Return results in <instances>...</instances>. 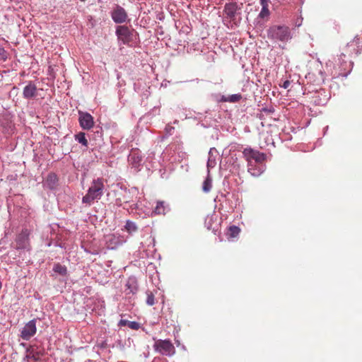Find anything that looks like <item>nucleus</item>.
<instances>
[{"label": "nucleus", "instance_id": "7", "mask_svg": "<svg viewBox=\"0 0 362 362\" xmlns=\"http://www.w3.org/2000/svg\"><path fill=\"white\" fill-rule=\"evenodd\" d=\"M155 351L165 356H172L175 352V346L169 339H156L153 344Z\"/></svg>", "mask_w": 362, "mask_h": 362}, {"label": "nucleus", "instance_id": "16", "mask_svg": "<svg viewBox=\"0 0 362 362\" xmlns=\"http://www.w3.org/2000/svg\"><path fill=\"white\" fill-rule=\"evenodd\" d=\"M216 216L215 214L208 215L204 221V225L208 230L216 232L218 229V225L216 223Z\"/></svg>", "mask_w": 362, "mask_h": 362}, {"label": "nucleus", "instance_id": "1", "mask_svg": "<svg viewBox=\"0 0 362 362\" xmlns=\"http://www.w3.org/2000/svg\"><path fill=\"white\" fill-rule=\"evenodd\" d=\"M243 158L247 163V171L252 176H259L265 170L267 155L251 147L243 151Z\"/></svg>", "mask_w": 362, "mask_h": 362}, {"label": "nucleus", "instance_id": "9", "mask_svg": "<svg viewBox=\"0 0 362 362\" xmlns=\"http://www.w3.org/2000/svg\"><path fill=\"white\" fill-rule=\"evenodd\" d=\"M362 50V36L357 35L349 43H347L345 52L349 55L358 54Z\"/></svg>", "mask_w": 362, "mask_h": 362}, {"label": "nucleus", "instance_id": "18", "mask_svg": "<svg viewBox=\"0 0 362 362\" xmlns=\"http://www.w3.org/2000/svg\"><path fill=\"white\" fill-rule=\"evenodd\" d=\"M127 291L129 290L128 293L134 294L138 290V283L135 277H129L126 284Z\"/></svg>", "mask_w": 362, "mask_h": 362}, {"label": "nucleus", "instance_id": "29", "mask_svg": "<svg viewBox=\"0 0 362 362\" xmlns=\"http://www.w3.org/2000/svg\"><path fill=\"white\" fill-rule=\"evenodd\" d=\"M146 303L148 305H153L155 304V297L153 293L151 291H148L146 292Z\"/></svg>", "mask_w": 362, "mask_h": 362}, {"label": "nucleus", "instance_id": "25", "mask_svg": "<svg viewBox=\"0 0 362 362\" xmlns=\"http://www.w3.org/2000/svg\"><path fill=\"white\" fill-rule=\"evenodd\" d=\"M165 208L166 206L164 202H158L153 212L156 214H164Z\"/></svg>", "mask_w": 362, "mask_h": 362}, {"label": "nucleus", "instance_id": "28", "mask_svg": "<svg viewBox=\"0 0 362 362\" xmlns=\"http://www.w3.org/2000/svg\"><path fill=\"white\" fill-rule=\"evenodd\" d=\"M240 233V228L235 226H231L228 228V235L231 238L236 237Z\"/></svg>", "mask_w": 362, "mask_h": 362}, {"label": "nucleus", "instance_id": "23", "mask_svg": "<svg viewBox=\"0 0 362 362\" xmlns=\"http://www.w3.org/2000/svg\"><path fill=\"white\" fill-rule=\"evenodd\" d=\"M82 247L84 248V250L87 252L88 253L92 254V255H98L99 254L100 250L99 247L93 245H88L86 244H83Z\"/></svg>", "mask_w": 362, "mask_h": 362}, {"label": "nucleus", "instance_id": "8", "mask_svg": "<svg viewBox=\"0 0 362 362\" xmlns=\"http://www.w3.org/2000/svg\"><path fill=\"white\" fill-rule=\"evenodd\" d=\"M128 163L134 172L138 173L144 165L143 156L139 148H132L128 156Z\"/></svg>", "mask_w": 362, "mask_h": 362}, {"label": "nucleus", "instance_id": "4", "mask_svg": "<svg viewBox=\"0 0 362 362\" xmlns=\"http://www.w3.org/2000/svg\"><path fill=\"white\" fill-rule=\"evenodd\" d=\"M268 37L274 41L287 42L292 35L289 27L286 25H273L267 30Z\"/></svg>", "mask_w": 362, "mask_h": 362}, {"label": "nucleus", "instance_id": "2", "mask_svg": "<svg viewBox=\"0 0 362 362\" xmlns=\"http://www.w3.org/2000/svg\"><path fill=\"white\" fill-rule=\"evenodd\" d=\"M105 182L103 177L93 179L87 193L82 198V203L90 206L95 201L100 199L104 194Z\"/></svg>", "mask_w": 362, "mask_h": 362}, {"label": "nucleus", "instance_id": "21", "mask_svg": "<svg viewBox=\"0 0 362 362\" xmlns=\"http://www.w3.org/2000/svg\"><path fill=\"white\" fill-rule=\"evenodd\" d=\"M53 271L54 273L62 276H66L68 274L66 267L61 264L60 263H56L54 264Z\"/></svg>", "mask_w": 362, "mask_h": 362}, {"label": "nucleus", "instance_id": "32", "mask_svg": "<svg viewBox=\"0 0 362 362\" xmlns=\"http://www.w3.org/2000/svg\"><path fill=\"white\" fill-rule=\"evenodd\" d=\"M318 74H319L320 77L317 79L316 84L320 85L321 83H322L325 81V76L321 71H320Z\"/></svg>", "mask_w": 362, "mask_h": 362}, {"label": "nucleus", "instance_id": "31", "mask_svg": "<svg viewBox=\"0 0 362 362\" xmlns=\"http://www.w3.org/2000/svg\"><path fill=\"white\" fill-rule=\"evenodd\" d=\"M8 58V53L4 48L0 46V60L5 62Z\"/></svg>", "mask_w": 362, "mask_h": 362}, {"label": "nucleus", "instance_id": "15", "mask_svg": "<svg viewBox=\"0 0 362 362\" xmlns=\"http://www.w3.org/2000/svg\"><path fill=\"white\" fill-rule=\"evenodd\" d=\"M23 95L25 99L35 98L37 95L36 86L33 82H29L23 88Z\"/></svg>", "mask_w": 362, "mask_h": 362}, {"label": "nucleus", "instance_id": "33", "mask_svg": "<svg viewBox=\"0 0 362 362\" xmlns=\"http://www.w3.org/2000/svg\"><path fill=\"white\" fill-rule=\"evenodd\" d=\"M241 98V95L239 94L233 95L230 97L231 102H237Z\"/></svg>", "mask_w": 362, "mask_h": 362}, {"label": "nucleus", "instance_id": "34", "mask_svg": "<svg viewBox=\"0 0 362 362\" xmlns=\"http://www.w3.org/2000/svg\"><path fill=\"white\" fill-rule=\"evenodd\" d=\"M262 6L269 7V0H259Z\"/></svg>", "mask_w": 362, "mask_h": 362}, {"label": "nucleus", "instance_id": "36", "mask_svg": "<svg viewBox=\"0 0 362 362\" xmlns=\"http://www.w3.org/2000/svg\"><path fill=\"white\" fill-rule=\"evenodd\" d=\"M310 77H311V74H308V78H310Z\"/></svg>", "mask_w": 362, "mask_h": 362}, {"label": "nucleus", "instance_id": "10", "mask_svg": "<svg viewBox=\"0 0 362 362\" xmlns=\"http://www.w3.org/2000/svg\"><path fill=\"white\" fill-rule=\"evenodd\" d=\"M111 17L116 23H125L128 18V15L125 9L119 4H115L111 11Z\"/></svg>", "mask_w": 362, "mask_h": 362}, {"label": "nucleus", "instance_id": "39", "mask_svg": "<svg viewBox=\"0 0 362 362\" xmlns=\"http://www.w3.org/2000/svg\"><path fill=\"white\" fill-rule=\"evenodd\" d=\"M361 35L362 36V33L361 34Z\"/></svg>", "mask_w": 362, "mask_h": 362}, {"label": "nucleus", "instance_id": "6", "mask_svg": "<svg viewBox=\"0 0 362 362\" xmlns=\"http://www.w3.org/2000/svg\"><path fill=\"white\" fill-rule=\"evenodd\" d=\"M31 233V230L24 228L21 232L18 233L15 239V246L16 250H23L26 251L30 250V244L29 236Z\"/></svg>", "mask_w": 362, "mask_h": 362}, {"label": "nucleus", "instance_id": "35", "mask_svg": "<svg viewBox=\"0 0 362 362\" xmlns=\"http://www.w3.org/2000/svg\"><path fill=\"white\" fill-rule=\"evenodd\" d=\"M289 84H290L289 81H286L284 82L283 87L284 88H287L289 86Z\"/></svg>", "mask_w": 362, "mask_h": 362}, {"label": "nucleus", "instance_id": "19", "mask_svg": "<svg viewBox=\"0 0 362 362\" xmlns=\"http://www.w3.org/2000/svg\"><path fill=\"white\" fill-rule=\"evenodd\" d=\"M154 159L155 153L153 152L148 153V156L146 157V160L144 162V165L146 166L148 170H152L156 168V165H155V163L153 161Z\"/></svg>", "mask_w": 362, "mask_h": 362}, {"label": "nucleus", "instance_id": "30", "mask_svg": "<svg viewBox=\"0 0 362 362\" xmlns=\"http://www.w3.org/2000/svg\"><path fill=\"white\" fill-rule=\"evenodd\" d=\"M270 15V11L269 10V7L262 6V10L259 13V18H264L269 17Z\"/></svg>", "mask_w": 362, "mask_h": 362}, {"label": "nucleus", "instance_id": "37", "mask_svg": "<svg viewBox=\"0 0 362 362\" xmlns=\"http://www.w3.org/2000/svg\"><path fill=\"white\" fill-rule=\"evenodd\" d=\"M1 286H2V284H1V282L0 281V289L1 288Z\"/></svg>", "mask_w": 362, "mask_h": 362}, {"label": "nucleus", "instance_id": "12", "mask_svg": "<svg viewBox=\"0 0 362 362\" xmlns=\"http://www.w3.org/2000/svg\"><path fill=\"white\" fill-rule=\"evenodd\" d=\"M78 122L83 129H90L94 125L93 117L88 112H79Z\"/></svg>", "mask_w": 362, "mask_h": 362}, {"label": "nucleus", "instance_id": "5", "mask_svg": "<svg viewBox=\"0 0 362 362\" xmlns=\"http://www.w3.org/2000/svg\"><path fill=\"white\" fill-rule=\"evenodd\" d=\"M346 58V54L341 53L335 61V75L346 76L351 72L353 62Z\"/></svg>", "mask_w": 362, "mask_h": 362}, {"label": "nucleus", "instance_id": "24", "mask_svg": "<svg viewBox=\"0 0 362 362\" xmlns=\"http://www.w3.org/2000/svg\"><path fill=\"white\" fill-rule=\"evenodd\" d=\"M75 139L79 144H82L83 146L87 147L88 142L86 138V134L84 132H79L78 134L75 135Z\"/></svg>", "mask_w": 362, "mask_h": 362}, {"label": "nucleus", "instance_id": "27", "mask_svg": "<svg viewBox=\"0 0 362 362\" xmlns=\"http://www.w3.org/2000/svg\"><path fill=\"white\" fill-rule=\"evenodd\" d=\"M212 187V182L210 177H206L203 182L202 189L204 192H209Z\"/></svg>", "mask_w": 362, "mask_h": 362}, {"label": "nucleus", "instance_id": "20", "mask_svg": "<svg viewBox=\"0 0 362 362\" xmlns=\"http://www.w3.org/2000/svg\"><path fill=\"white\" fill-rule=\"evenodd\" d=\"M118 325L119 327L127 326L132 329L138 330L140 328V324L137 322H132L127 320H120Z\"/></svg>", "mask_w": 362, "mask_h": 362}, {"label": "nucleus", "instance_id": "11", "mask_svg": "<svg viewBox=\"0 0 362 362\" xmlns=\"http://www.w3.org/2000/svg\"><path fill=\"white\" fill-rule=\"evenodd\" d=\"M36 320L33 319L30 320L23 327L21 332V337L23 339L28 341L36 334Z\"/></svg>", "mask_w": 362, "mask_h": 362}, {"label": "nucleus", "instance_id": "26", "mask_svg": "<svg viewBox=\"0 0 362 362\" xmlns=\"http://www.w3.org/2000/svg\"><path fill=\"white\" fill-rule=\"evenodd\" d=\"M125 229L129 233L136 232L138 229L136 223L131 221H127L125 224Z\"/></svg>", "mask_w": 362, "mask_h": 362}, {"label": "nucleus", "instance_id": "14", "mask_svg": "<svg viewBox=\"0 0 362 362\" xmlns=\"http://www.w3.org/2000/svg\"><path fill=\"white\" fill-rule=\"evenodd\" d=\"M240 9V8L238 7V5L236 2H229L225 4L223 13L226 15V16L230 21H232L235 19L237 12Z\"/></svg>", "mask_w": 362, "mask_h": 362}, {"label": "nucleus", "instance_id": "22", "mask_svg": "<svg viewBox=\"0 0 362 362\" xmlns=\"http://www.w3.org/2000/svg\"><path fill=\"white\" fill-rule=\"evenodd\" d=\"M58 178L56 174L49 173L45 180V185L48 186L49 189H54L57 183Z\"/></svg>", "mask_w": 362, "mask_h": 362}, {"label": "nucleus", "instance_id": "13", "mask_svg": "<svg viewBox=\"0 0 362 362\" xmlns=\"http://www.w3.org/2000/svg\"><path fill=\"white\" fill-rule=\"evenodd\" d=\"M105 241L107 247L113 250L122 245L124 240L123 237L119 235L110 234L105 237Z\"/></svg>", "mask_w": 362, "mask_h": 362}, {"label": "nucleus", "instance_id": "3", "mask_svg": "<svg viewBox=\"0 0 362 362\" xmlns=\"http://www.w3.org/2000/svg\"><path fill=\"white\" fill-rule=\"evenodd\" d=\"M119 45H125L135 47L139 41L138 33L132 28L126 25H119L115 31Z\"/></svg>", "mask_w": 362, "mask_h": 362}, {"label": "nucleus", "instance_id": "17", "mask_svg": "<svg viewBox=\"0 0 362 362\" xmlns=\"http://www.w3.org/2000/svg\"><path fill=\"white\" fill-rule=\"evenodd\" d=\"M218 154V151L215 148H211L209 151V158L207 161V168L209 171L210 169L214 168L216 165V157Z\"/></svg>", "mask_w": 362, "mask_h": 362}, {"label": "nucleus", "instance_id": "38", "mask_svg": "<svg viewBox=\"0 0 362 362\" xmlns=\"http://www.w3.org/2000/svg\"><path fill=\"white\" fill-rule=\"evenodd\" d=\"M80 1L84 2L86 0H80Z\"/></svg>", "mask_w": 362, "mask_h": 362}]
</instances>
